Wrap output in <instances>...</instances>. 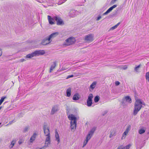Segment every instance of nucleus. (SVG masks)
<instances>
[{"label": "nucleus", "instance_id": "nucleus-28", "mask_svg": "<svg viewBox=\"0 0 149 149\" xmlns=\"http://www.w3.org/2000/svg\"><path fill=\"white\" fill-rule=\"evenodd\" d=\"M145 77L146 79L149 82V71L146 72Z\"/></svg>", "mask_w": 149, "mask_h": 149}, {"label": "nucleus", "instance_id": "nucleus-9", "mask_svg": "<svg viewBox=\"0 0 149 149\" xmlns=\"http://www.w3.org/2000/svg\"><path fill=\"white\" fill-rule=\"evenodd\" d=\"M49 127H47L46 125H44L43 127V130L45 135L47 136H50L49 132Z\"/></svg>", "mask_w": 149, "mask_h": 149}, {"label": "nucleus", "instance_id": "nucleus-19", "mask_svg": "<svg viewBox=\"0 0 149 149\" xmlns=\"http://www.w3.org/2000/svg\"><path fill=\"white\" fill-rule=\"evenodd\" d=\"M48 19L49 24L52 25L54 24V18L53 19L50 16L48 15Z\"/></svg>", "mask_w": 149, "mask_h": 149}, {"label": "nucleus", "instance_id": "nucleus-37", "mask_svg": "<svg viewBox=\"0 0 149 149\" xmlns=\"http://www.w3.org/2000/svg\"><path fill=\"white\" fill-rule=\"evenodd\" d=\"M108 111L107 110H106L104 111V112L102 113V115L103 116H104L105 114H106L108 112Z\"/></svg>", "mask_w": 149, "mask_h": 149}, {"label": "nucleus", "instance_id": "nucleus-14", "mask_svg": "<svg viewBox=\"0 0 149 149\" xmlns=\"http://www.w3.org/2000/svg\"><path fill=\"white\" fill-rule=\"evenodd\" d=\"M68 118L70 120H71V121H72V122H76V120H77V118L74 115L72 114L68 116Z\"/></svg>", "mask_w": 149, "mask_h": 149}, {"label": "nucleus", "instance_id": "nucleus-3", "mask_svg": "<svg viewBox=\"0 0 149 149\" xmlns=\"http://www.w3.org/2000/svg\"><path fill=\"white\" fill-rule=\"evenodd\" d=\"M95 130V128H93L88 132L86 136V139L84 143L83 147H84L87 144L88 141L91 139Z\"/></svg>", "mask_w": 149, "mask_h": 149}, {"label": "nucleus", "instance_id": "nucleus-24", "mask_svg": "<svg viewBox=\"0 0 149 149\" xmlns=\"http://www.w3.org/2000/svg\"><path fill=\"white\" fill-rule=\"evenodd\" d=\"M116 134V132L114 130H111L110 132L109 137L111 138L113 136H115Z\"/></svg>", "mask_w": 149, "mask_h": 149}, {"label": "nucleus", "instance_id": "nucleus-46", "mask_svg": "<svg viewBox=\"0 0 149 149\" xmlns=\"http://www.w3.org/2000/svg\"><path fill=\"white\" fill-rule=\"evenodd\" d=\"M127 68V66H125L123 68V69L124 70H126Z\"/></svg>", "mask_w": 149, "mask_h": 149}, {"label": "nucleus", "instance_id": "nucleus-12", "mask_svg": "<svg viewBox=\"0 0 149 149\" xmlns=\"http://www.w3.org/2000/svg\"><path fill=\"white\" fill-rule=\"evenodd\" d=\"M70 127L71 131L74 132L75 130L76 126H77V122H72L70 121Z\"/></svg>", "mask_w": 149, "mask_h": 149}, {"label": "nucleus", "instance_id": "nucleus-20", "mask_svg": "<svg viewBox=\"0 0 149 149\" xmlns=\"http://www.w3.org/2000/svg\"><path fill=\"white\" fill-rule=\"evenodd\" d=\"M80 98V96L79 94H75L73 97L72 99L74 100H77Z\"/></svg>", "mask_w": 149, "mask_h": 149}, {"label": "nucleus", "instance_id": "nucleus-4", "mask_svg": "<svg viewBox=\"0 0 149 149\" xmlns=\"http://www.w3.org/2000/svg\"><path fill=\"white\" fill-rule=\"evenodd\" d=\"M75 41L74 38L72 37H70L65 40V42L64 43V45L66 46H68L74 44Z\"/></svg>", "mask_w": 149, "mask_h": 149}, {"label": "nucleus", "instance_id": "nucleus-35", "mask_svg": "<svg viewBox=\"0 0 149 149\" xmlns=\"http://www.w3.org/2000/svg\"><path fill=\"white\" fill-rule=\"evenodd\" d=\"M7 98L6 96H4L1 97L0 99V100L2 101L3 102L4 99Z\"/></svg>", "mask_w": 149, "mask_h": 149}, {"label": "nucleus", "instance_id": "nucleus-39", "mask_svg": "<svg viewBox=\"0 0 149 149\" xmlns=\"http://www.w3.org/2000/svg\"><path fill=\"white\" fill-rule=\"evenodd\" d=\"M67 0H63L62 1H59L58 2V5H61V4L64 3V2H65V1H66Z\"/></svg>", "mask_w": 149, "mask_h": 149}, {"label": "nucleus", "instance_id": "nucleus-40", "mask_svg": "<svg viewBox=\"0 0 149 149\" xmlns=\"http://www.w3.org/2000/svg\"><path fill=\"white\" fill-rule=\"evenodd\" d=\"M117 0H111V4H113L116 2Z\"/></svg>", "mask_w": 149, "mask_h": 149}, {"label": "nucleus", "instance_id": "nucleus-6", "mask_svg": "<svg viewBox=\"0 0 149 149\" xmlns=\"http://www.w3.org/2000/svg\"><path fill=\"white\" fill-rule=\"evenodd\" d=\"M59 110V105L58 104L54 105L52 107L50 114L53 115Z\"/></svg>", "mask_w": 149, "mask_h": 149}, {"label": "nucleus", "instance_id": "nucleus-54", "mask_svg": "<svg viewBox=\"0 0 149 149\" xmlns=\"http://www.w3.org/2000/svg\"><path fill=\"white\" fill-rule=\"evenodd\" d=\"M13 121H11V122H9V124H11V123L12 122H13Z\"/></svg>", "mask_w": 149, "mask_h": 149}, {"label": "nucleus", "instance_id": "nucleus-15", "mask_svg": "<svg viewBox=\"0 0 149 149\" xmlns=\"http://www.w3.org/2000/svg\"><path fill=\"white\" fill-rule=\"evenodd\" d=\"M77 12V11H75V10L71 11L70 13V15L72 17H75Z\"/></svg>", "mask_w": 149, "mask_h": 149}, {"label": "nucleus", "instance_id": "nucleus-18", "mask_svg": "<svg viewBox=\"0 0 149 149\" xmlns=\"http://www.w3.org/2000/svg\"><path fill=\"white\" fill-rule=\"evenodd\" d=\"M126 102H128L129 103H131L132 102V100L130 97L128 96L125 97L123 99Z\"/></svg>", "mask_w": 149, "mask_h": 149}, {"label": "nucleus", "instance_id": "nucleus-45", "mask_svg": "<svg viewBox=\"0 0 149 149\" xmlns=\"http://www.w3.org/2000/svg\"><path fill=\"white\" fill-rule=\"evenodd\" d=\"M117 149H124L123 147H122V146H120L118 147Z\"/></svg>", "mask_w": 149, "mask_h": 149}, {"label": "nucleus", "instance_id": "nucleus-26", "mask_svg": "<svg viewBox=\"0 0 149 149\" xmlns=\"http://www.w3.org/2000/svg\"><path fill=\"white\" fill-rule=\"evenodd\" d=\"M29 126H26L23 129V130H22V132L24 133L27 132L29 131Z\"/></svg>", "mask_w": 149, "mask_h": 149}, {"label": "nucleus", "instance_id": "nucleus-48", "mask_svg": "<svg viewBox=\"0 0 149 149\" xmlns=\"http://www.w3.org/2000/svg\"><path fill=\"white\" fill-rule=\"evenodd\" d=\"M2 54V52L1 51V49L0 48V56Z\"/></svg>", "mask_w": 149, "mask_h": 149}, {"label": "nucleus", "instance_id": "nucleus-21", "mask_svg": "<svg viewBox=\"0 0 149 149\" xmlns=\"http://www.w3.org/2000/svg\"><path fill=\"white\" fill-rule=\"evenodd\" d=\"M36 135L37 134L36 133H34L33 134L29 140L30 142L32 143L35 140Z\"/></svg>", "mask_w": 149, "mask_h": 149}, {"label": "nucleus", "instance_id": "nucleus-42", "mask_svg": "<svg viewBox=\"0 0 149 149\" xmlns=\"http://www.w3.org/2000/svg\"><path fill=\"white\" fill-rule=\"evenodd\" d=\"M115 84L116 86L119 85L120 84V82L118 81H116Z\"/></svg>", "mask_w": 149, "mask_h": 149}, {"label": "nucleus", "instance_id": "nucleus-32", "mask_svg": "<svg viewBox=\"0 0 149 149\" xmlns=\"http://www.w3.org/2000/svg\"><path fill=\"white\" fill-rule=\"evenodd\" d=\"M141 66V64L139 65L138 66L135 67L134 68V70L136 72H137L138 70H139V68Z\"/></svg>", "mask_w": 149, "mask_h": 149}, {"label": "nucleus", "instance_id": "nucleus-53", "mask_svg": "<svg viewBox=\"0 0 149 149\" xmlns=\"http://www.w3.org/2000/svg\"><path fill=\"white\" fill-rule=\"evenodd\" d=\"M3 103V102L0 100V104H1Z\"/></svg>", "mask_w": 149, "mask_h": 149}, {"label": "nucleus", "instance_id": "nucleus-25", "mask_svg": "<svg viewBox=\"0 0 149 149\" xmlns=\"http://www.w3.org/2000/svg\"><path fill=\"white\" fill-rule=\"evenodd\" d=\"M126 102H125L124 100L123 99H122L121 103V105H122L124 108H125L127 106V104L126 103Z\"/></svg>", "mask_w": 149, "mask_h": 149}, {"label": "nucleus", "instance_id": "nucleus-36", "mask_svg": "<svg viewBox=\"0 0 149 149\" xmlns=\"http://www.w3.org/2000/svg\"><path fill=\"white\" fill-rule=\"evenodd\" d=\"M71 88H69L67 89L66 93H71Z\"/></svg>", "mask_w": 149, "mask_h": 149}, {"label": "nucleus", "instance_id": "nucleus-44", "mask_svg": "<svg viewBox=\"0 0 149 149\" xmlns=\"http://www.w3.org/2000/svg\"><path fill=\"white\" fill-rule=\"evenodd\" d=\"M101 18V16H98L96 19L97 21L99 20Z\"/></svg>", "mask_w": 149, "mask_h": 149}, {"label": "nucleus", "instance_id": "nucleus-50", "mask_svg": "<svg viewBox=\"0 0 149 149\" xmlns=\"http://www.w3.org/2000/svg\"><path fill=\"white\" fill-rule=\"evenodd\" d=\"M141 103H141V104H141V105H144V106H145V104L144 102H143L141 101Z\"/></svg>", "mask_w": 149, "mask_h": 149}, {"label": "nucleus", "instance_id": "nucleus-58", "mask_svg": "<svg viewBox=\"0 0 149 149\" xmlns=\"http://www.w3.org/2000/svg\"><path fill=\"white\" fill-rule=\"evenodd\" d=\"M1 104H0V106L1 105Z\"/></svg>", "mask_w": 149, "mask_h": 149}, {"label": "nucleus", "instance_id": "nucleus-41", "mask_svg": "<svg viewBox=\"0 0 149 149\" xmlns=\"http://www.w3.org/2000/svg\"><path fill=\"white\" fill-rule=\"evenodd\" d=\"M74 77V75H69L66 78V79H68L69 78L72 77Z\"/></svg>", "mask_w": 149, "mask_h": 149}, {"label": "nucleus", "instance_id": "nucleus-29", "mask_svg": "<svg viewBox=\"0 0 149 149\" xmlns=\"http://www.w3.org/2000/svg\"><path fill=\"white\" fill-rule=\"evenodd\" d=\"M100 99V97L98 96H96L94 98V102L97 103L98 102Z\"/></svg>", "mask_w": 149, "mask_h": 149}, {"label": "nucleus", "instance_id": "nucleus-57", "mask_svg": "<svg viewBox=\"0 0 149 149\" xmlns=\"http://www.w3.org/2000/svg\"><path fill=\"white\" fill-rule=\"evenodd\" d=\"M1 124V123H0V125Z\"/></svg>", "mask_w": 149, "mask_h": 149}, {"label": "nucleus", "instance_id": "nucleus-10", "mask_svg": "<svg viewBox=\"0 0 149 149\" xmlns=\"http://www.w3.org/2000/svg\"><path fill=\"white\" fill-rule=\"evenodd\" d=\"M52 41L51 40H49L48 38H46L42 40L41 44L43 45H46L49 44Z\"/></svg>", "mask_w": 149, "mask_h": 149}, {"label": "nucleus", "instance_id": "nucleus-22", "mask_svg": "<svg viewBox=\"0 0 149 149\" xmlns=\"http://www.w3.org/2000/svg\"><path fill=\"white\" fill-rule=\"evenodd\" d=\"M56 66V61H54L53 62V64L51 65L50 67L49 70L50 72H52V71L54 69Z\"/></svg>", "mask_w": 149, "mask_h": 149}, {"label": "nucleus", "instance_id": "nucleus-17", "mask_svg": "<svg viewBox=\"0 0 149 149\" xmlns=\"http://www.w3.org/2000/svg\"><path fill=\"white\" fill-rule=\"evenodd\" d=\"M55 137L56 138V140L57 141L58 143H59L60 141L59 136L56 129L55 130Z\"/></svg>", "mask_w": 149, "mask_h": 149}, {"label": "nucleus", "instance_id": "nucleus-33", "mask_svg": "<svg viewBox=\"0 0 149 149\" xmlns=\"http://www.w3.org/2000/svg\"><path fill=\"white\" fill-rule=\"evenodd\" d=\"M131 126L130 125H129L128 126V127L127 128L125 131L128 133L129 131L131 129Z\"/></svg>", "mask_w": 149, "mask_h": 149}, {"label": "nucleus", "instance_id": "nucleus-49", "mask_svg": "<svg viewBox=\"0 0 149 149\" xmlns=\"http://www.w3.org/2000/svg\"><path fill=\"white\" fill-rule=\"evenodd\" d=\"M18 143L19 145H20L22 143V142L20 141V140H19V141H18Z\"/></svg>", "mask_w": 149, "mask_h": 149}, {"label": "nucleus", "instance_id": "nucleus-13", "mask_svg": "<svg viewBox=\"0 0 149 149\" xmlns=\"http://www.w3.org/2000/svg\"><path fill=\"white\" fill-rule=\"evenodd\" d=\"M50 136H47L45 141V145L44 147H47L49 145L50 143Z\"/></svg>", "mask_w": 149, "mask_h": 149}, {"label": "nucleus", "instance_id": "nucleus-52", "mask_svg": "<svg viewBox=\"0 0 149 149\" xmlns=\"http://www.w3.org/2000/svg\"><path fill=\"white\" fill-rule=\"evenodd\" d=\"M120 24V22H118L117 24H116V25L117 27Z\"/></svg>", "mask_w": 149, "mask_h": 149}, {"label": "nucleus", "instance_id": "nucleus-7", "mask_svg": "<svg viewBox=\"0 0 149 149\" xmlns=\"http://www.w3.org/2000/svg\"><path fill=\"white\" fill-rule=\"evenodd\" d=\"M93 97L92 94H90L88 97L87 100V105L88 107H91L92 104V99Z\"/></svg>", "mask_w": 149, "mask_h": 149}, {"label": "nucleus", "instance_id": "nucleus-31", "mask_svg": "<svg viewBox=\"0 0 149 149\" xmlns=\"http://www.w3.org/2000/svg\"><path fill=\"white\" fill-rule=\"evenodd\" d=\"M127 134L128 133L127 132L125 131L123 134L122 139H125Z\"/></svg>", "mask_w": 149, "mask_h": 149}, {"label": "nucleus", "instance_id": "nucleus-5", "mask_svg": "<svg viewBox=\"0 0 149 149\" xmlns=\"http://www.w3.org/2000/svg\"><path fill=\"white\" fill-rule=\"evenodd\" d=\"M93 37L94 35L92 33H90L85 36L84 40L87 43L91 42L94 40Z\"/></svg>", "mask_w": 149, "mask_h": 149}, {"label": "nucleus", "instance_id": "nucleus-34", "mask_svg": "<svg viewBox=\"0 0 149 149\" xmlns=\"http://www.w3.org/2000/svg\"><path fill=\"white\" fill-rule=\"evenodd\" d=\"M131 146V145L130 144H129L126 146L123 147L124 149H129L130 148Z\"/></svg>", "mask_w": 149, "mask_h": 149}, {"label": "nucleus", "instance_id": "nucleus-30", "mask_svg": "<svg viewBox=\"0 0 149 149\" xmlns=\"http://www.w3.org/2000/svg\"><path fill=\"white\" fill-rule=\"evenodd\" d=\"M145 132V130L142 129H141L139 130V133L140 134H142L144 133Z\"/></svg>", "mask_w": 149, "mask_h": 149}, {"label": "nucleus", "instance_id": "nucleus-16", "mask_svg": "<svg viewBox=\"0 0 149 149\" xmlns=\"http://www.w3.org/2000/svg\"><path fill=\"white\" fill-rule=\"evenodd\" d=\"M58 32H54L51 34L48 37L49 39L51 40V39L53 38L58 35Z\"/></svg>", "mask_w": 149, "mask_h": 149}, {"label": "nucleus", "instance_id": "nucleus-43", "mask_svg": "<svg viewBox=\"0 0 149 149\" xmlns=\"http://www.w3.org/2000/svg\"><path fill=\"white\" fill-rule=\"evenodd\" d=\"M25 60L24 58H22L19 60V62H23Z\"/></svg>", "mask_w": 149, "mask_h": 149}, {"label": "nucleus", "instance_id": "nucleus-23", "mask_svg": "<svg viewBox=\"0 0 149 149\" xmlns=\"http://www.w3.org/2000/svg\"><path fill=\"white\" fill-rule=\"evenodd\" d=\"M96 84L97 82L96 81H94L92 83L90 86V91H91L90 89L93 90L95 87Z\"/></svg>", "mask_w": 149, "mask_h": 149}, {"label": "nucleus", "instance_id": "nucleus-38", "mask_svg": "<svg viewBox=\"0 0 149 149\" xmlns=\"http://www.w3.org/2000/svg\"><path fill=\"white\" fill-rule=\"evenodd\" d=\"M117 27V26L116 25H115L113 27L111 28L110 30H114V29L116 28Z\"/></svg>", "mask_w": 149, "mask_h": 149}, {"label": "nucleus", "instance_id": "nucleus-8", "mask_svg": "<svg viewBox=\"0 0 149 149\" xmlns=\"http://www.w3.org/2000/svg\"><path fill=\"white\" fill-rule=\"evenodd\" d=\"M53 18H54V20L56 22L57 24V25H63L64 24L63 21L61 17L56 16H54Z\"/></svg>", "mask_w": 149, "mask_h": 149}, {"label": "nucleus", "instance_id": "nucleus-27", "mask_svg": "<svg viewBox=\"0 0 149 149\" xmlns=\"http://www.w3.org/2000/svg\"><path fill=\"white\" fill-rule=\"evenodd\" d=\"M15 142H16V140H13L11 142V144L10 146V148H13V147L14 146V145L15 144Z\"/></svg>", "mask_w": 149, "mask_h": 149}, {"label": "nucleus", "instance_id": "nucleus-2", "mask_svg": "<svg viewBox=\"0 0 149 149\" xmlns=\"http://www.w3.org/2000/svg\"><path fill=\"white\" fill-rule=\"evenodd\" d=\"M45 52L44 50H36L31 54H29L26 56V58H31L34 56L42 55L44 54Z\"/></svg>", "mask_w": 149, "mask_h": 149}, {"label": "nucleus", "instance_id": "nucleus-56", "mask_svg": "<svg viewBox=\"0 0 149 149\" xmlns=\"http://www.w3.org/2000/svg\"><path fill=\"white\" fill-rule=\"evenodd\" d=\"M6 103V102H5L3 104H4Z\"/></svg>", "mask_w": 149, "mask_h": 149}, {"label": "nucleus", "instance_id": "nucleus-55", "mask_svg": "<svg viewBox=\"0 0 149 149\" xmlns=\"http://www.w3.org/2000/svg\"><path fill=\"white\" fill-rule=\"evenodd\" d=\"M2 108V106H1L0 107V109H1Z\"/></svg>", "mask_w": 149, "mask_h": 149}, {"label": "nucleus", "instance_id": "nucleus-51", "mask_svg": "<svg viewBox=\"0 0 149 149\" xmlns=\"http://www.w3.org/2000/svg\"><path fill=\"white\" fill-rule=\"evenodd\" d=\"M120 24V22H118L117 24H116V25L117 27Z\"/></svg>", "mask_w": 149, "mask_h": 149}, {"label": "nucleus", "instance_id": "nucleus-11", "mask_svg": "<svg viewBox=\"0 0 149 149\" xmlns=\"http://www.w3.org/2000/svg\"><path fill=\"white\" fill-rule=\"evenodd\" d=\"M117 5H114L112 6L109 8L103 14V15H107L111 11L113 8H115L117 6Z\"/></svg>", "mask_w": 149, "mask_h": 149}, {"label": "nucleus", "instance_id": "nucleus-47", "mask_svg": "<svg viewBox=\"0 0 149 149\" xmlns=\"http://www.w3.org/2000/svg\"><path fill=\"white\" fill-rule=\"evenodd\" d=\"M71 94H66V96L67 97H69L70 96Z\"/></svg>", "mask_w": 149, "mask_h": 149}, {"label": "nucleus", "instance_id": "nucleus-1", "mask_svg": "<svg viewBox=\"0 0 149 149\" xmlns=\"http://www.w3.org/2000/svg\"><path fill=\"white\" fill-rule=\"evenodd\" d=\"M136 101L134 105V110L133 112V115L136 116L138 112L140 110L142 106L140 104L142 103L140 99L135 98Z\"/></svg>", "mask_w": 149, "mask_h": 149}]
</instances>
